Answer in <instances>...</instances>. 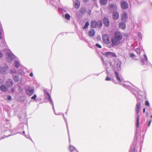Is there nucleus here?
<instances>
[{
  "label": "nucleus",
  "mask_w": 152,
  "mask_h": 152,
  "mask_svg": "<svg viewBox=\"0 0 152 152\" xmlns=\"http://www.w3.org/2000/svg\"><path fill=\"white\" fill-rule=\"evenodd\" d=\"M136 51L137 52H140V50L139 49H138V48H137L136 49Z\"/></svg>",
  "instance_id": "473e14b6"
},
{
  "label": "nucleus",
  "mask_w": 152,
  "mask_h": 152,
  "mask_svg": "<svg viewBox=\"0 0 152 152\" xmlns=\"http://www.w3.org/2000/svg\"><path fill=\"white\" fill-rule=\"evenodd\" d=\"M37 97V96L36 94H34L31 97V99H32L35 100Z\"/></svg>",
  "instance_id": "393cba45"
},
{
  "label": "nucleus",
  "mask_w": 152,
  "mask_h": 152,
  "mask_svg": "<svg viewBox=\"0 0 152 152\" xmlns=\"http://www.w3.org/2000/svg\"><path fill=\"white\" fill-rule=\"evenodd\" d=\"M116 6L113 4H110L109 6V9L110 10H114L115 8L116 9Z\"/></svg>",
  "instance_id": "dca6fc26"
},
{
  "label": "nucleus",
  "mask_w": 152,
  "mask_h": 152,
  "mask_svg": "<svg viewBox=\"0 0 152 152\" xmlns=\"http://www.w3.org/2000/svg\"><path fill=\"white\" fill-rule=\"evenodd\" d=\"M129 55L130 57H134L135 56V55L134 53H130L129 54Z\"/></svg>",
  "instance_id": "cd10ccee"
},
{
  "label": "nucleus",
  "mask_w": 152,
  "mask_h": 152,
  "mask_svg": "<svg viewBox=\"0 0 152 152\" xmlns=\"http://www.w3.org/2000/svg\"><path fill=\"white\" fill-rule=\"evenodd\" d=\"M151 120H149V122H148V127H149L150 126V125L151 124Z\"/></svg>",
  "instance_id": "7c9ffc66"
},
{
  "label": "nucleus",
  "mask_w": 152,
  "mask_h": 152,
  "mask_svg": "<svg viewBox=\"0 0 152 152\" xmlns=\"http://www.w3.org/2000/svg\"><path fill=\"white\" fill-rule=\"evenodd\" d=\"M1 31H0V39H1L2 38L1 37Z\"/></svg>",
  "instance_id": "c9c22d12"
},
{
  "label": "nucleus",
  "mask_w": 152,
  "mask_h": 152,
  "mask_svg": "<svg viewBox=\"0 0 152 152\" xmlns=\"http://www.w3.org/2000/svg\"><path fill=\"white\" fill-rule=\"evenodd\" d=\"M126 26L125 24L123 22H121L119 24V27L123 29L125 28Z\"/></svg>",
  "instance_id": "f3484780"
},
{
  "label": "nucleus",
  "mask_w": 152,
  "mask_h": 152,
  "mask_svg": "<svg viewBox=\"0 0 152 152\" xmlns=\"http://www.w3.org/2000/svg\"><path fill=\"white\" fill-rule=\"evenodd\" d=\"M102 38L103 41L107 45H109L111 43V40L110 39L109 36L107 34H104L102 36Z\"/></svg>",
  "instance_id": "20e7f679"
},
{
  "label": "nucleus",
  "mask_w": 152,
  "mask_h": 152,
  "mask_svg": "<svg viewBox=\"0 0 152 152\" xmlns=\"http://www.w3.org/2000/svg\"><path fill=\"white\" fill-rule=\"evenodd\" d=\"M95 34V31L93 29H90L88 33V35L91 37H94Z\"/></svg>",
  "instance_id": "ddd939ff"
},
{
  "label": "nucleus",
  "mask_w": 152,
  "mask_h": 152,
  "mask_svg": "<svg viewBox=\"0 0 152 152\" xmlns=\"http://www.w3.org/2000/svg\"><path fill=\"white\" fill-rule=\"evenodd\" d=\"M138 36L141 39H142V34L140 33H139L138 34Z\"/></svg>",
  "instance_id": "c756f323"
},
{
  "label": "nucleus",
  "mask_w": 152,
  "mask_h": 152,
  "mask_svg": "<svg viewBox=\"0 0 152 152\" xmlns=\"http://www.w3.org/2000/svg\"><path fill=\"white\" fill-rule=\"evenodd\" d=\"M119 17V15L117 12H115L113 13V18L115 20L118 19Z\"/></svg>",
  "instance_id": "4468645a"
},
{
  "label": "nucleus",
  "mask_w": 152,
  "mask_h": 152,
  "mask_svg": "<svg viewBox=\"0 0 152 152\" xmlns=\"http://www.w3.org/2000/svg\"><path fill=\"white\" fill-rule=\"evenodd\" d=\"M104 55L106 57H108L110 55L112 56L113 57H116L117 56L114 53L111 52H108L105 53L104 54Z\"/></svg>",
  "instance_id": "1a4fd4ad"
},
{
  "label": "nucleus",
  "mask_w": 152,
  "mask_h": 152,
  "mask_svg": "<svg viewBox=\"0 0 152 152\" xmlns=\"http://www.w3.org/2000/svg\"><path fill=\"white\" fill-rule=\"evenodd\" d=\"M108 0H100V3L103 5H106L107 3Z\"/></svg>",
  "instance_id": "a211bd4d"
},
{
  "label": "nucleus",
  "mask_w": 152,
  "mask_h": 152,
  "mask_svg": "<svg viewBox=\"0 0 152 152\" xmlns=\"http://www.w3.org/2000/svg\"><path fill=\"white\" fill-rule=\"evenodd\" d=\"M103 23L106 26H108L110 25L109 21L108 19L106 18H104L103 20Z\"/></svg>",
  "instance_id": "f8f14e48"
},
{
  "label": "nucleus",
  "mask_w": 152,
  "mask_h": 152,
  "mask_svg": "<svg viewBox=\"0 0 152 152\" xmlns=\"http://www.w3.org/2000/svg\"><path fill=\"white\" fill-rule=\"evenodd\" d=\"M2 69H3V68L2 67H0V71L1 72H2L3 71L5 72V70H2Z\"/></svg>",
  "instance_id": "2f4dec72"
},
{
  "label": "nucleus",
  "mask_w": 152,
  "mask_h": 152,
  "mask_svg": "<svg viewBox=\"0 0 152 152\" xmlns=\"http://www.w3.org/2000/svg\"><path fill=\"white\" fill-rule=\"evenodd\" d=\"M3 56V54L2 53L0 52V57H1Z\"/></svg>",
  "instance_id": "58836bf2"
},
{
  "label": "nucleus",
  "mask_w": 152,
  "mask_h": 152,
  "mask_svg": "<svg viewBox=\"0 0 152 152\" xmlns=\"http://www.w3.org/2000/svg\"><path fill=\"white\" fill-rule=\"evenodd\" d=\"M121 8L123 9H126L128 7V5L127 2L125 1H122L121 3Z\"/></svg>",
  "instance_id": "423d86ee"
},
{
  "label": "nucleus",
  "mask_w": 152,
  "mask_h": 152,
  "mask_svg": "<svg viewBox=\"0 0 152 152\" xmlns=\"http://www.w3.org/2000/svg\"><path fill=\"white\" fill-rule=\"evenodd\" d=\"M145 105L149 107L150 106L149 102L148 101H145Z\"/></svg>",
  "instance_id": "b1692460"
},
{
  "label": "nucleus",
  "mask_w": 152,
  "mask_h": 152,
  "mask_svg": "<svg viewBox=\"0 0 152 152\" xmlns=\"http://www.w3.org/2000/svg\"><path fill=\"white\" fill-rule=\"evenodd\" d=\"M47 95L48 96L50 99H51V97L50 96V94L48 93H47Z\"/></svg>",
  "instance_id": "72a5a7b5"
},
{
  "label": "nucleus",
  "mask_w": 152,
  "mask_h": 152,
  "mask_svg": "<svg viewBox=\"0 0 152 152\" xmlns=\"http://www.w3.org/2000/svg\"><path fill=\"white\" fill-rule=\"evenodd\" d=\"M9 88L5 85H2L0 86V90L2 92H6L8 90Z\"/></svg>",
  "instance_id": "6e6552de"
},
{
  "label": "nucleus",
  "mask_w": 152,
  "mask_h": 152,
  "mask_svg": "<svg viewBox=\"0 0 152 152\" xmlns=\"http://www.w3.org/2000/svg\"><path fill=\"white\" fill-rule=\"evenodd\" d=\"M11 91L12 93H14V91H15V89L14 88H12L11 89Z\"/></svg>",
  "instance_id": "4c0bfd02"
},
{
  "label": "nucleus",
  "mask_w": 152,
  "mask_h": 152,
  "mask_svg": "<svg viewBox=\"0 0 152 152\" xmlns=\"http://www.w3.org/2000/svg\"><path fill=\"white\" fill-rule=\"evenodd\" d=\"M6 86L8 88L11 87L13 85V81L11 79H8L6 81Z\"/></svg>",
  "instance_id": "0eeeda50"
},
{
  "label": "nucleus",
  "mask_w": 152,
  "mask_h": 152,
  "mask_svg": "<svg viewBox=\"0 0 152 152\" xmlns=\"http://www.w3.org/2000/svg\"><path fill=\"white\" fill-rule=\"evenodd\" d=\"M69 149L71 152H78L75 148L72 146L70 145Z\"/></svg>",
  "instance_id": "2eb2a0df"
},
{
  "label": "nucleus",
  "mask_w": 152,
  "mask_h": 152,
  "mask_svg": "<svg viewBox=\"0 0 152 152\" xmlns=\"http://www.w3.org/2000/svg\"><path fill=\"white\" fill-rule=\"evenodd\" d=\"M13 79L16 82H17L19 80V78L17 76H15L13 77Z\"/></svg>",
  "instance_id": "5701e85b"
},
{
  "label": "nucleus",
  "mask_w": 152,
  "mask_h": 152,
  "mask_svg": "<svg viewBox=\"0 0 152 152\" xmlns=\"http://www.w3.org/2000/svg\"><path fill=\"white\" fill-rule=\"evenodd\" d=\"M80 1L78 0H76L74 3V7L77 9L80 7Z\"/></svg>",
  "instance_id": "9d476101"
},
{
  "label": "nucleus",
  "mask_w": 152,
  "mask_h": 152,
  "mask_svg": "<svg viewBox=\"0 0 152 152\" xmlns=\"http://www.w3.org/2000/svg\"><path fill=\"white\" fill-rule=\"evenodd\" d=\"M89 25V23L88 22H86L85 25L83 27V29H85L88 28V26Z\"/></svg>",
  "instance_id": "aec40b11"
},
{
  "label": "nucleus",
  "mask_w": 152,
  "mask_h": 152,
  "mask_svg": "<svg viewBox=\"0 0 152 152\" xmlns=\"http://www.w3.org/2000/svg\"><path fill=\"white\" fill-rule=\"evenodd\" d=\"M25 90L26 94L29 96L32 95L34 93V89H31L29 87L26 88Z\"/></svg>",
  "instance_id": "39448f33"
},
{
  "label": "nucleus",
  "mask_w": 152,
  "mask_h": 152,
  "mask_svg": "<svg viewBox=\"0 0 152 152\" xmlns=\"http://www.w3.org/2000/svg\"><path fill=\"white\" fill-rule=\"evenodd\" d=\"M115 73L116 75V79H117V80H118L119 82L120 83H121V80L119 76L118 73L117 72L115 71Z\"/></svg>",
  "instance_id": "6ab92c4d"
},
{
  "label": "nucleus",
  "mask_w": 152,
  "mask_h": 152,
  "mask_svg": "<svg viewBox=\"0 0 152 152\" xmlns=\"http://www.w3.org/2000/svg\"><path fill=\"white\" fill-rule=\"evenodd\" d=\"M65 18L68 20L70 19V16L68 14H66L65 15Z\"/></svg>",
  "instance_id": "412c9836"
},
{
  "label": "nucleus",
  "mask_w": 152,
  "mask_h": 152,
  "mask_svg": "<svg viewBox=\"0 0 152 152\" xmlns=\"http://www.w3.org/2000/svg\"><path fill=\"white\" fill-rule=\"evenodd\" d=\"M128 18V15L127 14L124 12L122 13L121 16V20L124 21H125Z\"/></svg>",
  "instance_id": "9b49d317"
},
{
  "label": "nucleus",
  "mask_w": 152,
  "mask_h": 152,
  "mask_svg": "<svg viewBox=\"0 0 152 152\" xmlns=\"http://www.w3.org/2000/svg\"><path fill=\"white\" fill-rule=\"evenodd\" d=\"M7 99L8 100H10L11 99V97L10 95H8L7 96Z\"/></svg>",
  "instance_id": "c85d7f7f"
},
{
  "label": "nucleus",
  "mask_w": 152,
  "mask_h": 152,
  "mask_svg": "<svg viewBox=\"0 0 152 152\" xmlns=\"http://www.w3.org/2000/svg\"><path fill=\"white\" fill-rule=\"evenodd\" d=\"M111 79V78L110 77L107 76L106 77V79H105V80L109 81Z\"/></svg>",
  "instance_id": "bb28decb"
},
{
  "label": "nucleus",
  "mask_w": 152,
  "mask_h": 152,
  "mask_svg": "<svg viewBox=\"0 0 152 152\" xmlns=\"http://www.w3.org/2000/svg\"><path fill=\"white\" fill-rule=\"evenodd\" d=\"M145 108H144L143 109V113H145Z\"/></svg>",
  "instance_id": "ea45409f"
},
{
  "label": "nucleus",
  "mask_w": 152,
  "mask_h": 152,
  "mask_svg": "<svg viewBox=\"0 0 152 152\" xmlns=\"http://www.w3.org/2000/svg\"><path fill=\"white\" fill-rule=\"evenodd\" d=\"M122 38L123 36L121 33L118 31L115 32L114 33V37L111 39V46L113 47L119 45Z\"/></svg>",
  "instance_id": "f257e3e1"
},
{
  "label": "nucleus",
  "mask_w": 152,
  "mask_h": 152,
  "mask_svg": "<svg viewBox=\"0 0 152 152\" xmlns=\"http://www.w3.org/2000/svg\"><path fill=\"white\" fill-rule=\"evenodd\" d=\"M151 117V118H152V115H151V117Z\"/></svg>",
  "instance_id": "37998d69"
},
{
  "label": "nucleus",
  "mask_w": 152,
  "mask_h": 152,
  "mask_svg": "<svg viewBox=\"0 0 152 152\" xmlns=\"http://www.w3.org/2000/svg\"><path fill=\"white\" fill-rule=\"evenodd\" d=\"M89 15H90L91 14V10H89Z\"/></svg>",
  "instance_id": "a19ab883"
},
{
  "label": "nucleus",
  "mask_w": 152,
  "mask_h": 152,
  "mask_svg": "<svg viewBox=\"0 0 152 152\" xmlns=\"http://www.w3.org/2000/svg\"><path fill=\"white\" fill-rule=\"evenodd\" d=\"M101 59L102 61L103 62H104V60L103 58H102V57H101Z\"/></svg>",
  "instance_id": "79ce46f5"
},
{
  "label": "nucleus",
  "mask_w": 152,
  "mask_h": 152,
  "mask_svg": "<svg viewBox=\"0 0 152 152\" xmlns=\"http://www.w3.org/2000/svg\"><path fill=\"white\" fill-rule=\"evenodd\" d=\"M141 102H137V103L136 105V111L137 115V124L136 126L137 128H138L139 126V116L138 113L140 112L141 108Z\"/></svg>",
  "instance_id": "7ed1b4c3"
},
{
  "label": "nucleus",
  "mask_w": 152,
  "mask_h": 152,
  "mask_svg": "<svg viewBox=\"0 0 152 152\" xmlns=\"http://www.w3.org/2000/svg\"><path fill=\"white\" fill-rule=\"evenodd\" d=\"M15 67L16 68H18L19 67V64L18 61H16L15 62Z\"/></svg>",
  "instance_id": "4be33fe9"
},
{
  "label": "nucleus",
  "mask_w": 152,
  "mask_h": 152,
  "mask_svg": "<svg viewBox=\"0 0 152 152\" xmlns=\"http://www.w3.org/2000/svg\"><path fill=\"white\" fill-rule=\"evenodd\" d=\"M93 1H96V0H93Z\"/></svg>",
  "instance_id": "a18cd8bd"
},
{
  "label": "nucleus",
  "mask_w": 152,
  "mask_h": 152,
  "mask_svg": "<svg viewBox=\"0 0 152 152\" xmlns=\"http://www.w3.org/2000/svg\"><path fill=\"white\" fill-rule=\"evenodd\" d=\"M95 46L96 47H97L99 48H102V46L98 44H96L95 45Z\"/></svg>",
  "instance_id": "a878e982"
},
{
  "label": "nucleus",
  "mask_w": 152,
  "mask_h": 152,
  "mask_svg": "<svg viewBox=\"0 0 152 152\" xmlns=\"http://www.w3.org/2000/svg\"><path fill=\"white\" fill-rule=\"evenodd\" d=\"M83 0V1L85 2V3H86V2H88V1L89 0Z\"/></svg>",
  "instance_id": "e433bc0d"
},
{
  "label": "nucleus",
  "mask_w": 152,
  "mask_h": 152,
  "mask_svg": "<svg viewBox=\"0 0 152 152\" xmlns=\"http://www.w3.org/2000/svg\"><path fill=\"white\" fill-rule=\"evenodd\" d=\"M7 69H8V67H7Z\"/></svg>",
  "instance_id": "c03bdc74"
},
{
  "label": "nucleus",
  "mask_w": 152,
  "mask_h": 152,
  "mask_svg": "<svg viewBox=\"0 0 152 152\" xmlns=\"http://www.w3.org/2000/svg\"><path fill=\"white\" fill-rule=\"evenodd\" d=\"M102 22L99 20L97 21L92 20L91 23V26L93 28H100L102 26Z\"/></svg>",
  "instance_id": "f03ea898"
},
{
  "label": "nucleus",
  "mask_w": 152,
  "mask_h": 152,
  "mask_svg": "<svg viewBox=\"0 0 152 152\" xmlns=\"http://www.w3.org/2000/svg\"><path fill=\"white\" fill-rule=\"evenodd\" d=\"M30 76L31 77H32L33 76V74L32 72L30 73Z\"/></svg>",
  "instance_id": "f704fd0d"
}]
</instances>
